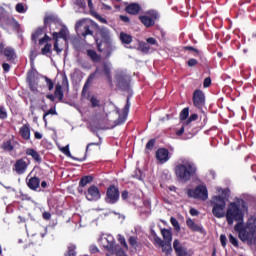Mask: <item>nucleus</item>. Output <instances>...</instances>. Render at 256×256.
I'll list each match as a JSON object with an SVG mask.
<instances>
[{
	"label": "nucleus",
	"mask_w": 256,
	"mask_h": 256,
	"mask_svg": "<svg viewBox=\"0 0 256 256\" xmlns=\"http://www.w3.org/2000/svg\"><path fill=\"white\" fill-rule=\"evenodd\" d=\"M2 149H4V151H13V144H11V141L4 142Z\"/></svg>",
	"instance_id": "nucleus-35"
},
{
	"label": "nucleus",
	"mask_w": 256,
	"mask_h": 256,
	"mask_svg": "<svg viewBox=\"0 0 256 256\" xmlns=\"http://www.w3.org/2000/svg\"><path fill=\"white\" fill-rule=\"evenodd\" d=\"M235 231L239 233L241 241H253V236L256 233V217L248 219L247 226L243 228V224L238 223L234 227Z\"/></svg>",
	"instance_id": "nucleus-3"
},
{
	"label": "nucleus",
	"mask_w": 256,
	"mask_h": 256,
	"mask_svg": "<svg viewBox=\"0 0 256 256\" xmlns=\"http://www.w3.org/2000/svg\"><path fill=\"white\" fill-rule=\"evenodd\" d=\"M113 251H110V253L112 255H116V256H127V254L125 253V250L121 249V247L119 246H114Z\"/></svg>",
	"instance_id": "nucleus-30"
},
{
	"label": "nucleus",
	"mask_w": 256,
	"mask_h": 256,
	"mask_svg": "<svg viewBox=\"0 0 256 256\" xmlns=\"http://www.w3.org/2000/svg\"><path fill=\"white\" fill-rule=\"evenodd\" d=\"M85 197L87 201H99L101 199L99 188H97V186H91L85 193Z\"/></svg>",
	"instance_id": "nucleus-13"
},
{
	"label": "nucleus",
	"mask_w": 256,
	"mask_h": 256,
	"mask_svg": "<svg viewBox=\"0 0 256 256\" xmlns=\"http://www.w3.org/2000/svg\"><path fill=\"white\" fill-rule=\"evenodd\" d=\"M3 53L8 61H14L17 59V53H15V49H13L12 47H6Z\"/></svg>",
	"instance_id": "nucleus-21"
},
{
	"label": "nucleus",
	"mask_w": 256,
	"mask_h": 256,
	"mask_svg": "<svg viewBox=\"0 0 256 256\" xmlns=\"http://www.w3.org/2000/svg\"><path fill=\"white\" fill-rule=\"evenodd\" d=\"M197 168L195 164L187 159H184L175 167V174L180 179V181H189L191 175L195 174Z\"/></svg>",
	"instance_id": "nucleus-4"
},
{
	"label": "nucleus",
	"mask_w": 256,
	"mask_h": 256,
	"mask_svg": "<svg viewBox=\"0 0 256 256\" xmlns=\"http://www.w3.org/2000/svg\"><path fill=\"white\" fill-rule=\"evenodd\" d=\"M52 45L50 43H46L45 46L41 49L42 55H49L51 53Z\"/></svg>",
	"instance_id": "nucleus-33"
},
{
	"label": "nucleus",
	"mask_w": 256,
	"mask_h": 256,
	"mask_svg": "<svg viewBox=\"0 0 256 256\" xmlns=\"http://www.w3.org/2000/svg\"><path fill=\"white\" fill-rule=\"evenodd\" d=\"M43 219H45L46 221H49V219H51V213L44 212L43 213Z\"/></svg>",
	"instance_id": "nucleus-57"
},
{
	"label": "nucleus",
	"mask_w": 256,
	"mask_h": 256,
	"mask_svg": "<svg viewBox=\"0 0 256 256\" xmlns=\"http://www.w3.org/2000/svg\"><path fill=\"white\" fill-rule=\"evenodd\" d=\"M45 79H46V85L49 91H53V88L55 87V85L53 84V81L49 78H45Z\"/></svg>",
	"instance_id": "nucleus-44"
},
{
	"label": "nucleus",
	"mask_w": 256,
	"mask_h": 256,
	"mask_svg": "<svg viewBox=\"0 0 256 256\" xmlns=\"http://www.w3.org/2000/svg\"><path fill=\"white\" fill-rule=\"evenodd\" d=\"M100 35L102 37V43L98 44L99 51H103V49H101L102 45H105L106 47H108V49H113V38L111 36V32H109V29L102 28L100 30Z\"/></svg>",
	"instance_id": "nucleus-11"
},
{
	"label": "nucleus",
	"mask_w": 256,
	"mask_h": 256,
	"mask_svg": "<svg viewBox=\"0 0 256 256\" xmlns=\"http://www.w3.org/2000/svg\"><path fill=\"white\" fill-rule=\"evenodd\" d=\"M106 201L108 203H117L119 201V190L115 186L108 188Z\"/></svg>",
	"instance_id": "nucleus-15"
},
{
	"label": "nucleus",
	"mask_w": 256,
	"mask_h": 256,
	"mask_svg": "<svg viewBox=\"0 0 256 256\" xmlns=\"http://www.w3.org/2000/svg\"><path fill=\"white\" fill-rule=\"evenodd\" d=\"M91 181H93V177L84 176L81 178L79 185H80V187H86V185H89V183H91Z\"/></svg>",
	"instance_id": "nucleus-31"
},
{
	"label": "nucleus",
	"mask_w": 256,
	"mask_h": 256,
	"mask_svg": "<svg viewBox=\"0 0 256 256\" xmlns=\"http://www.w3.org/2000/svg\"><path fill=\"white\" fill-rule=\"evenodd\" d=\"M247 213V203L241 198H236L230 202L226 208V221L228 225H233L235 221H241Z\"/></svg>",
	"instance_id": "nucleus-1"
},
{
	"label": "nucleus",
	"mask_w": 256,
	"mask_h": 256,
	"mask_svg": "<svg viewBox=\"0 0 256 256\" xmlns=\"http://www.w3.org/2000/svg\"><path fill=\"white\" fill-rule=\"evenodd\" d=\"M209 85H211V78H205L204 87H209Z\"/></svg>",
	"instance_id": "nucleus-63"
},
{
	"label": "nucleus",
	"mask_w": 256,
	"mask_h": 256,
	"mask_svg": "<svg viewBox=\"0 0 256 256\" xmlns=\"http://www.w3.org/2000/svg\"><path fill=\"white\" fill-rule=\"evenodd\" d=\"M74 5L79 9H85V0H75Z\"/></svg>",
	"instance_id": "nucleus-40"
},
{
	"label": "nucleus",
	"mask_w": 256,
	"mask_h": 256,
	"mask_svg": "<svg viewBox=\"0 0 256 256\" xmlns=\"http://www.w3.org/2000/svg\"><path fill=\"white\" fill-rule=\"evenodd\" d=\"M187 226L189 227V229H191L192 231H203V228L200 225H197L193 220L188 219L186 221Z\"/></svg>",
	"instance_id": "nucleus-26"
},
{
	"label": "nucleus",
	"mask_w": 256,
	"mask_h": 256,
	"mask_svg": "<svg viewBox=\"0 0 256 256\" xmlns=\"http://www.w3.org/2000/svg\"><path fill=\"white\" fill-rule=\"evenodd\" d=\"M229 241L234 245V247H238L239 242L237 241V238H235L232 234L229 235Z\"/></svg>",
	"instance_id": "nucleus-43"
},
{
	"label": "nucleus",
	"mask_w": 256,
	"mask_h": 256,
	"mask_svg": "<svg viewBox=\"0 0 256 256\" xmlns=\"http://www.w3.org/2000/svg\"><path fill=\"white\" fill-rule=\"evenodd\" d=\"M28 83L30 85V89L31 91H33L34 93L37 91V79H35V77H33V75L29 74L28 75Z\"/></svg>",
	"instance_id": "nucleus-25"
},
{
	"label": "nucleus",
	"mask_w": 256,
	"mask_h": 256,
	"mask_svg": "<svg viewBox=\"0 0 256 256\" xmlns=\"http://www.w3.org/2000/svg\"><path fill=\"white\" fill-rule=\"evenodd\" d=\"M16 11L18 13H25V7L23 6V4H17L16 5Z\"/></svg>",
	"instance_id": "nucleus-49"
},
{
	"label": "nucleus",
	"mask_w": 256,
	"mask_h": 256,
	"mask_svg": "<svg viewBox=\"0 0 256 256\" xmlns=\"http://www.w3.org/2000/svg\"><path fill=\"white\" fill-rule=\"evenodd\" d=\"M7 118V112H5L3 109H0V119H6Z\"/></svg>",
	"instance_id": "nucleus-59"
},
{
	"label": "nucleus",
	"mask_w": 256,
	"mask_h": 256,
	"mask_svg": "<svg viewBox=\"0 0 256 256\" xmlns=\"http://www.w3.org/2000/svg\"><path fill=\"white\" fill-rule=\"evenodd\" d=\"M170 223L173 225V227H174V229L176 231H180L181 230V227L179 226V222L177 221V219L171 218L170 219Z\"/></svg>",
	"instance_id": "nucleus-39"
},
{
	"label": "nucleus",
	"mask_w": 256,
	"mask_h": 256,
	"mask_svg": "<svg viewBox=\"0 0 256 256\" xmlns=\"http://www.w3.org/2000/svg\"><path fill=\"white\" fill-rule=\"evenodd\" d=\"M129 244H130L132 247H137V238L131 236V237L129 238Z\"/></svg>",
	"instance_id": "nucleus-46"
},
{
	"label": "nucleus",
	"mask_w": 256,
	"mask_h": 256,
	"mask_svg": "<svg viewBox=\"0 0 256 256\" xmlns=\"http://www.w3.org/2000/svg\"><path fill=\"white\" fill-rule=\"evenodd\" d=\"M90 103H91L92 107H99V100L95 96H92L90 98Z\"/></svg>",
	"instance_id": "nucleus-42"
},
{
	"label": "nucleus",
	"mask_w": 256,
	"mask_h": 256,
	"mask_svg": "<svg viewBox=\"0 0 256 256\" xmlns=\"http://www.w3.org/2000/svg\"><path fill=\"white\" fill-rule=\"evenodd\" d=\"M95 75H99V77H106L109 83H111V63L106 62L102 65V67H98L96 69V72L94 74H91L84 85L83 93L89 89V82H91L92 79H95Z\"/></svg>",
	"instance_id": "nucleus-5"
},
{
	"label": "nucleus",
	"mask_w": 256,
	"mask_h": 256,
	"mask_svg": "<svg viewBox=\"0 0 256 256\" xmlns=\"http://www.w3.org/2000/svg\"><path fill=\"white\" fill-rule=\"evenodd\" d=\"M57 111H55V108H51L46 114H44L43 120L47 121V115H56Z\"/></svg>",
	"instance_id": "nucleus-45"
},
{
	"label": "nucleus",
	"mask_w": 256,
	"mask_h": 256,
	"mask_svg": "<svg viewBox=\"0 0 256 256\" xmlns=\"http://www.w3.org/2000/svg\"><path fill=\"white\" fill-rule=\"evenodd\" d=\"M2 67H3V70H4L6 73H9V69H11V66H10L9 64L4 63V64L2 65Z\"/></svg>",
	"instance_id": "nucleus-56"
},
{
	"label": "nucleus",
	"mask_w": 256,
	"mask_h": 256,
	"mask_svg": "<svg viewBox=\"0 0 256 256\" xmlns=\"http://www.w3.org/2000/svg\"><path fill=\"white\" fill-rule=\"evenodd\" d=\"M189 117V108H184L180 113V119L181 121H185Z\"/></svg>",
	"instance_id": "nucleus-36"
},
{
	"label": "nucleus",
	"mask_w": 256,
	"mask_h": 256,
	"mask_svg": "<svg viewBox=\"0 0 256 256\" xmlns=\"http://www.w3.org/2000/svg\"><path fill=\"white\" fill-rule=\"evenodd\" d=\"M39 183H40L39 178L32 177L28 181L27 185H28L29 189H32V191H35V190L39 189Z\"/></svg>",
	"instance_id": "nucleus-23"
},
{
	"label": "nucleus",
	"mask_w": 256,
	"mask_h": 256,
	"mask_svg": "<svg viewBox=\"0 0 256 256\" xmlns=\"http://www.w3.org/2000/svg\"><path fill=\"white\" fill-rule=\"evenodd\" d=\"M173 249L176 256H191V254L187 251V247H185V245H183L179 239L174 240Z\"/></svg>",
	"instance_id": "nucleus-12"
},
{
	"label": "nucleus",
	"mask_w": 256,
	"mask_h": 256,
	"mask_svg": "<svg viewBox=\"0 0 256 256\" xmlns=\"http://www.w3.org/2000/svg\"><path fill=\"white\" fill-rule=\"evenodd\" d=\"M161 247H162V251L164 253H166V255H169V253H171V251H173V247L171 246V242H164Z\"/></svg>",
	"instance_id": "nucleus-32"
},
{
	"label": "nucleus",
	"mask_w": 256,
	"mask_h": 256,
	"mask_svg": "<svg viewBox=\"0 0 256 256\" xmlns=\"http://www.w3.org/2000/svg\"><path fill=\"white\" fill-rule=\"evenodd\" d=\"M61 153L66 155V157H72L71 156V151H69V145H66L65 147L60 148Z\"/></svg>",
	"instance_id": "nucleus-37"
},
{
	"label": "nucleus",
	"mask_w": 256,
	"mask_h": 256,
	"mask_svg": "<svg viewBox=\"0 0 256 256\" xmlns=\"http://www.w3.org/2000/svg\"><path fill=\"white\" fill-rule=\"evenodd\" d=\"M20 135L26 141L31 139V130L29 129V126H27V125L22 126L20 128Z\"/></svg>",
	"instance_id": "nucleus-22"
},
{
	"label": "nucleus",
	"mask_w": 256,
	"mask_h": 256,
	"mask_svg": "<svg viewBox=\"0 0 256 256\" xmlns=\"http://www.w3.org/2000/svg\"><path fill=\"white\" fill-rule=\"evenodd\" d=\"M120 40L122 41V43H124V45H129V43L133 41V38L131 37V35L122 32L120 33Z\"/></svg>",
	"instance_id": "nucleus-28"
},
{
	"label": "nucleus",
	"mask_w": 256,
	"mask_h": 256,
	"mask_svg": "<svg viewBox=\"0 0 256 256\" xmlns=\"http://www.w3.org/2000/svg\"><path fill=\"white\" fill-rule=\"evenodd\" d=\"M63 89H66V91H69V80L67 79L66 75H62V81L58 82L55 86V92L53 94H48L46 97L47 99H50V101H55L58 99L59 101H63Z\"/></svg>",
	"instance_id": "nucleus-6"
},
{
	"label": "nucleus",
	"mask_w": 256,
	"mask_h": 256,
	"mask_svg": "<svg viewBox=\"0 0 256 256\" xmlns=\"http://www.w3.org/2000/svg\"><path fill=\"white\" fill-rule=\"evenodd\" d=\"M164 243H165V242L162 241L160 237H157V236H156V237L154 238V244H155V245H158L159 247H162V245H163Z\"/></svg>",
	"instance_id": "nucleus-47"
},
{
	"label": "nucleus",
	"mask_w": 256,
	"mask_h": 256,
	"mask_svg": "<svg viewBox=\"0 0 256 256\" xmlns=\"http://www.w3.org/2000/svg\"><path fill=\"white\" fill-rule=\"evenodd\" d=\"M98 243H99L100 247H103V249H105L106 251H109V253H111V251L112 252L114 251L115 238H113L112 235L102 234L98 238Z\"/></svg>",
	"instance_id": "nucleus-9"
},
{
	"label": "nucleus",
	"mask_w": 256,
	"mask_h": 256,
	"mask_svg": "<svg viewBox=\"0 0 256 256\" xmlns=\"http://www.w3.org/2000/svg\"><path fill=\"white\" fill-rule=\"evenodd\" d=\"M85 32L82 34L83 37H87V35H93V31L89 29V26H84Z\"/></svg>",
	"instance_id": "nucleus-50"
},
{
	"label": "nucleus",
	"mask_w": 256,
	"mask_h": 256,
	"mask_svg": "<svg viewBox=\"0 0 256 256\" xmlns=\"http://www.w3.org/2000/svg\"><path fill=\"white\" fill-rule=\"evenodd\" d=\"M139 11H141V6L138 3H131L126 7V12L129 15H138Z\"/></svg>",
	"instance_id": "nucleus-20"
},
{
	"label": "nucleus",
	"mask_w": 256,
	"mask_h": 256,
	"mask_svg": "<svg viewBox=\"0 0 256 256\" xmlns=\"http://www.w3.org/2000/svg\"><path fill=\"white\" fill-rule=\"evenodd\" d=\"M139 19L146 27H153V25H155V21L159 19V12L149 10L144 15H141Z\"/></svg>",
	"instance_id": "nucleus-10"
},
{
	"label": "nucleus",
	"mask_w": 256,
	"mask_h": 256,
	"mask_svg": "<svg viewBox=\"0 0 256 256\" xmlns=\"http://www.w3.org/2000/svg\"><path fill=\"white\" fill-rule=\"evenodd\" d=\"M220 241H221L222 247H225L227 245V236L222 234L220 236Z\"/></svg>",
	"instance_id": "nucleus-51"
},
{
	"label": "nucleus",
	"mask_w": 256,
	"mask_h": 256,
	"mask_svg": "<svg viewBox=\"0 0 256 256\" xmlns=\"http://www.w3.org/2000/svg\"><path fill=\"white\" fill-rule=\"evenodd\" d=\"M54 42V51L56 53H61L63 51V48L61 47V41L59 39H63L64 41H67L69 39V30L67 27H62L59 33L54 32L53 34Z\"/></svg>",
	"instance_id": "nucleus-7"
},
{
	"label": "nucleus",
	"mask_w": 256,
	"mask_h": 256,
	"mask_svg": "<svg viewBox=\"0 0 256 256\" xmlns=\"http://www.w3.org/2000/svg\"><path fill=\"white\" fill-rule=\"evenodd\" d=\"M146 41L149 45H157V40L155 38H148Z\"/></svg>",
	"instance_id": "nucleus-55"
},
{
	"label": "nucleus",
	"mask_w": 256,
	"mask_h": 256,
	"mask_svg": "<svg viewBox=\"0 0 256 256\" xmlns=\"http://www.w3.org/2000/svg\"><path fill=\"white\" fill-rule=\"evenodd\" d=\"M121 197L124 201L127 200L129 197V192L123 191Z\"/></svg>",
	"instance_id": "nucleus-61"
},
{
	"label": "nucleus",
	"mask_w": 256,
	"mask_h": 256,
	"mask_svg": "<svg viewBox=\"0 0 256 256\" xmlns=\"http://www.w3.org/2000/svg\"><path fill=\"white\" fill-rule=\"evenodd\" d=\"M193 103L197 109L205 107V94L201 90H196L193 94Z\"/></svg>",
	"instance_id": "nucleus-14"
},
{
	"label": "nucleus",
	"mask_w": 256,
	"mask_h": 256,
	"mask_svg": "<svg viewBox=\"0 0 256 256\" xmlns=\"http://www.w3.org/2000/svg\"><path fill=\"white\" fill-rule=\"evenodd\" d=\"M156 159L159 163H167L169 161V150L165 148H160L156 152Z\"/></svg>",
	"instance_id": "nucleus-16"
},
{
	"label": "nucleus",
	"mask_w": 256,
	"mask_h": 256,
	"mask_svg": "<svg viewBox=\"0 0 256 256\" xmlns=\"http://www.w3.org/2000/svg\"><path fill=\"white\" fill-rule=\"evenodd\" d=\"M96 19H98L100 23H107V20L101 17L99 14H96Z\"/></svg>",
	"instance_id": "nucleus-60"
},
{
	"label": "nucleus",
	"mask_w": 256,
	"mask_h": 256,
	"mask_svg": "<svg viewBox=\"0 0 256 256\" xmlns=\"http://www.w3.org/2000/svg\"><path fill=\"white\" fill-rule=\"evenodd\" d=\"M90 252L91 253H98L99 248H97V246H95V245H92V246H90Z\"/></svg>",
	"instance_id": "nucleus-58"
},
{
	"label": "nucleus",
	"mask_w": 256,
	"mask_h": 256,
	"mask_svg": "<svg viewBox=\"0 0 256 256\" xmlns=\"http://www.w3.org/2000/svg\"><path fill=\"white\" fill-rule=\"evenodd\" d=\"M117 239L119 241V243H121V245L124 247V249H128V246H127V241H125V237H123L122 235H118L117 236Z\"/></svg>",
	"instance_id": "nucleus-38"
},
{
	"label": "nucleus",
	"mask_w": 256,
	"mask_h": 256,
	"mask_svg": "<svg viewBox=\"0 0 256 256\" xmlns=\"http://www.w3.org/2000/svg\"><path fill=\"white\" fill-rule=\"evenodd\" d=\"M197 63H198L197 60L194 59V58L188 60V66L189 67H195V65H197Z\"/></svg>",
	"instance_id": "nucleus-53"
},
{
	"label": "nucleus",
	"mask_w": 256,
	"mask_h": 256,
	"mask_svg": "<svg viewBox=\"0 0 256 256\" xmlns=\"http://www.w3.org/2000/svg\"><path fill=\"white\" fill-rule=\"evenodd\" d=\"M26 155H29L30 157H32L34 161H41V156H39V153L34 149H31V148L27 149Z\"/></svg>",
	"instance_id": "nucleus-27"
},
{
	"label": "nucleus",
	"mask_w": 256,
	"mask_h": 256,
	"mask_svg": "<svg viewBox=\"0 0 256 256\" xmlns=\"http://www.w3.org/2000/svg\"><path fill=\"white\" fill-rule=\"evenodd\" d=\"M190 215L195 217L196 215H199V212L195 208H191L190 209Z\"/></svg>",
	"instance_id": "nucleus-62"
},
{
	"label": "nucleus",
	"mask_w": 256,
	"mask_h": 256,
	"mask_svg": "<svg viewBox=\"0 0 256 256\" xmlns=\"http://www.w3.org/2000/svg\"><path fill=\"white\" fill-rule=\"evenodd\" d=\"M87 55L88 57H90V59H92V61L96 63L101 61V56L98 55L97 52H95L94 50H88Z\"/></svg>",
	"instance_id": "nucleus-29"
},
{
	"label": "nucleus",
	"mask_w": 256,
	"mask_h": 256,
	"mask_svg": "<svg viewBox=\"0 0 256 256\" xmlns=\"http://www.w3.org/2000/svg\"><path fill=\"white\" fill-rule=\"evenodd\" d=\"M197 114H192L189 119L186 121L187 125H189V123H191V121H197Z\"/></svg>",
	"instance_id": "nucleus-52"
},
{
	"label": "nucleus",
	"mask_w": 256,
	"mask_h": 256,
	"mask_svg": "<svg viewBox=\"0 0 256 256\" xmlns=\"http://www.w3.org/2000/svg\"><path fill=\"white\" fill-rule=\"evenodd\" d=\"M43 35V28H38L33 34H32V40L37 41L39 37Z\"/></svg>",
	"instance_id": "nucleus-34"
},
{
	"label": "nucleus",
	"mask_w": 256,
	"mask_h": 256,
	"mask_svg": "<svg viewBox=\"0 0 256 256\" xmlns=\"http://www.w3.org/2000/svg\"><path fill=\"white\" fill-rule=\"evenodd\" d=\"M116 81L119 87H125L129 83V76L125 72H118L116 75Z\"/></svg>",
	"instance_id": "nucleus-18"
},
{
	"label": "nucleus",
	"mask_w": 256,
	"mask_h": 256,
	"mask_svg": "<svg viewBox=\"0 0 256 256\" xmlns=\"http://www.w3.org/2000/svg\"><path fill=\"white\" fill-rule=\"evenodd\" d=\"M120 19H121V21H123V23H129V17H127L125 15H121Z\"/></svg>",
	"instance_id": "nucleus-64"
},
{
	"label": "nucleus",
	"mask_w": 256,
	"mask_h": 256,
	"mask_svg": "<svg viewBox=\"0 0 256 256\" xmlns=\"http://www.w3.org/2000/svg\"><path fill=\"white\" fill-rule=\"evenodd\" d=\"M161 235L164 239V243H171V241H173V234L170 232L169 229H162Z\"/></svg>",
	"instance_id": "nucleus-24"
},
{
	"label": "nucleus",
	"mask_w": 256,
	"mask_h": 256,
	"mask_svg": "<svg viewBox=\"0 0 256 256\" xmlns=\"http://www.w3.org/2000/svg\"><path fill=\"white\" fill-rule=\"evenodd\" d=\"M188 196L194 199H201L202 201H207L209 199V193L207 192V186L199 185L196 189L188 190Z\"/></svg>",
	"instance_id": "nucleus-8"
},
{
	"label": "nucleus",
	"mask_w": 256,
	"mask_h": 256,
	"mask_svg": "<svg viewBox=\"0 0 256 256\" xmlns=\"http://www.w3.org/2000/svg\"><path fill=\"white\" fill-rule=\"evenodd\" d=\"M48 41H51V38L45 35L42 39L39 40V45H45V43H47Z\"/></svg>",
	"instance_id": "nucleus-48"
},
{
	"label": "nucleus",
	"mask_w": 256,
	"mask_h": 256,
	"mask_svg": "<svg viewBox=\"0 0 256 256\" xmlns=\"http://www.w3.org/2000/svg\"><path fill=\"white\" fill-rule=\"evenodd\" d=\"M75 249H76L75 245L69 246L66 256H75Z\"/></svg>",
	"instance_id": "nucleus-41"
},
{
	"label": "nucleus",
	"mask_w": 256,
	"mask_h": 256,
	"mask_svg": "<svg viewBox=\"0 0 256 256\" xmlns=\"http://www.w3.org/2000/svg\"><path fill=\"white\" fill-rule=\"evenodd\" d=\"M14 167L18 175H23V173L27 171L28 164H27V161H25V159H20L16 161Z\"/></svg>",
	"instance_id": "nucleus-17"
},
{
	"label": "nucleus",
	"mask_w": 256,
	"mask_h": 256,
	"mask_svg": "<svg viewBox=\"0 0 256 256\" xmlns=\"http://www.w3.org/2000/svg\"><path fill=\"white\" fill-rule=\"evenodd\" d=\"M155 145V140H150L147 144H146V149H153V146Z\"/></svg>",
	"instance_id": "nucleus-54"
},
{
	"label": "nucleus",
	"mask_w": 256,
	"mask_h": 256,
	"mask_svg": "<svg viewBox=\"0 0 256 256\" xmlns=\"http://www.w3.org/2000/svg\"><path fill=\"white\" fill-rule=\"evenodd\" d=\"M131 104L129 103V99L127 100L126 106L123 109L122 115L119 116L118 120L116 121V125H122L124 121L127 120V115H129V108Z\"/></svg>",
	"instance_id": "nucleus-19"
},
{
	"label": "nucleus",
	"mask_w": 256,
	"mask_h": 256,
	"mask_svg": "<svg viewBox=\"0 0 256 256\" xmlns=\"http://www.w3.org/2000/svg\"><path fill=\"white\" fill-rule=\"evenodd\" d=\"M227 190H223L221 187H216V195L211 199L212 215L216 219H223L227 215Z\"/></svg>",
	"instance_id": "nucleus-2"
}]
</instances>
